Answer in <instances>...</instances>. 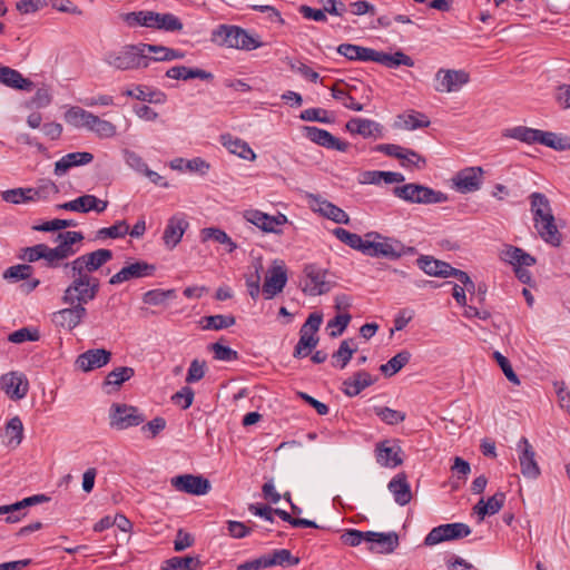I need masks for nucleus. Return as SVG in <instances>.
I'll return each instance as SVG.
<instances>
[{
    "label": "nucleus",
    "instance_id": "obj_1",
    "mask_svg": "<svg viewBox=\"0 0 570 570\" xmlns=\"http://www.w3.org/2000/svg\"><path fill=\"white\" fill-rule=\"evenodd\" d=\"M534 228L539 236L552 246H559L561 234L556 225L550 200L542 193H532L529 196Z\"/></svg>",
    "mask_w": 570,
    "mask_h": 570
},
{
    "label": "nucleus",
    "instance_id": "obj_2",
    "mask_svg": "<svg viewBox=\"0 0 570 570\" xmlns=\"http://www.w3.org/2000/svg\"><path fill=\"white\" fill-rule=\"evenodd\" d=\"M148 43L126 45L105 53L104 62L116 70L126 71L148 68L150 56Z\"/></svg>",
    "mask_w": 570,
    "mask_h": 570
},
{
    "label": "nucleus",
    "instance_id": "obj_3",
    "mask_svg": "<svg viewBox=\"0 0 570 570\" xmlns=\"http://www.w3.org/2000/svg\"><path fill=\"white\" fill-rule=\"evenodd\" d=\"M66 275L72 281L63 291L61 301L63 304H82L85 306L95 299L99 293L100 282L92 275L82 272L65 269Z\"/></svg>",
    "mask_w": 570,
    "mask_h": 570
},
{
    "label": "nucleus",
    "instance_id": "obj_4",
    "mask_svg": "<svg viewBox=\"0 0 570 570\" xmlns=\"http://www.w3.org/2000/svg\"><path fill=\"white\" fill-rule=\"evenodd\" d=\"M129 26H142L147 28L163 29L166 31H180L183 23L173 13H158L154 11H137L121 14Z\"/></svg>",
    "mask_w": 570,
    "mask_h": 570
},
{
    "label": "nucleus",
    "instance_id": "obj_5",
    "mask_svg": "<svg viewBox=\"0 0 570 570\" xmlns=\"http://www.w3.org/2000/svg\"><path fill=\"white\" fill-rule=\"evenodd\" d=\"M360 252L371 257L397 259L404 254V246L399 240L371 232L365 234Z\"/></svg>",
    "mask_w": 570,
    "mask_h": 570
},
{
    "label": "nucleus",
    "instance_id": "obj_6",
    "mask_svg": "<svg viewBox=\"0 0 570 570\" xmlns=\"http://www.w3.org/2000/svg\"><path fill=\"white\" fill-rule=\"evenodd\" d=\"M213 41L223 47L248 51L262 46V42L252 37L245 29L227 24H220L213 31Z\"/></svg>",
    "mask_w": 570,
    "mask_h": 570
},
{
    "label": "nucleus",
    "instance_id": "obj_7",
    "mask_svg": "<svg viewBox=\"0 0 570 570\" xmlns=\"http://www.w3.org/2000/svg\"><path fill=\"white\" fill-rule=\"evenodd\" d=\"M305 294L317 296L328 293L335 285L331 279L330 272L317 264H306L301 281Z\"/></svg>",
    "mask_w": 570,
    "mask_h": 570
},
{
    "label": "nucleus",
    "instance_id": "obj_8",
    "mask_svg": "<svg viewBox=\"0 0 570 570\" xmlns=\"http://www.w3.org/2000/svg\"><path fill=\"white\" fill-rule=\"evenodd\" d=\"M393 194L412 204H440L448 200L444 193L414 183L394 187Z\"/></svg>",
    "mask_w": 570,
    "mask_h": 570
},
{
    "label": "nucleus",
    "instance_id": "obj_9",
    "mask_svg": "<svg viewBox=\"0 0 570 570\" xmlns=\"http://www.w3.org/2000/svg\"><path fill=\"white\" fill-rule=\"evenodd\" d=\"M83 239L80 232H62L57 235L56 242L58 245L53 248L50 247V263L51 268H59L63 266L62 262L77 253L75 245Z\"/></svg>",
    "mask_w": 570,
    "mask_h": 570
},
{
    "label": "nucleus",
    "instance_id": "obj_10",
    "mask_svg": "<svg viewBox=\"0 0 570 570\" xmlns=\"http://www.w3.org/2000/svg\"><path fill=\"white\" fill-rule=\"evenodd\" d=\"M111 259L112 252L110 249L100 248L78 256L69 263H65L63 268L70 269L71 272H82L86 275H91Z\"/></svg>",
    "mask_w": 570,
    "mask_h": 570
},
{
    "label": "nucleus",
    "instance_id": "obj_11",
    "mask_svg": "<svg viewBox=\"0 0 570 570\" xmlns=\"http://www.w3.org/2000/svg\"><path fill=\"white\" fill-rule=\"evenodd\" d=\"M246 222L255 225L265 233L283 234L282 226L288 223L287 216L278 213L277 215H268L258 209H246L243 213Z\"/></svg>",
    "mask_w": 570,
    "mask_h": 570
},
{
    "label": "nucleus",
    "instance_id": "obj_12",
    "mask_svg": "<svg viewBox=\"0 0 570 570\" xmlns=\"http://www.w3.org/2000/svg\"><path fill=\"white\" fill-rule=\"evenodd\" d=\"M110 425L118 430L138 426L145 421V416L137 407L122 403H114L110 407Z\"/></svg>",
    "mask_w": 570,
    "mask_h": 570
},
{
    "label": "nucleus",
    "instance_id": "obj_13",
    "mask_svg": "<svg viewBox=\"0 0 570 570\" xmlns=\"http://www.w3.org/2000/svg\"><path fill=\"white\" fill-rule=\"evenodd\" d=\"M470 81V75L463 69L441 68L435 73V87L438 92H456Z\"/></svg>",
    "mask_w": 570,
    "mask_h": 570
},
{
    "label": "nucleus",
    "instance_id": "obj_14",
    "mask_svg": "<svg viewBox=\"0 0 570 570\" xmlns=\"http://www.w3.org/2000/svg\"><path fill=\"white\" fill-rule=\"evenodd\" d=\"M309 208L320 216L336 224H350V216L338 206L316 194H306Z\"/></svg>",
    "mask_w": 570,
    "mask_h": 570
},
{
    "label": "nucleus",
    "instance_id": "obj_15",
    "mask_svg": "<svg viewBox=\"0 0 570 570\" xmlns=\"http://www.w3.org/2000/svg\"><path fill=\"white\" fill-rule=\"evenodd\" d=\"M471 533V529L468 524L456 522L446 523L433 528L424 539L425 546H435L443 541L456 540L465 538Z\"/></svg>",
    "mask_w": 570,
    "mask_h": 570
},
{
    "label": "nucleus",
    "instance_id": "obj_16",
    "mask_svg": "<svg viewBox=\"0 0 570 570\" xmlns=\"http://www.w3.org/2000/svg\"><path fill=\"white\" fill-rule=\"evenodd\" d=\"M501 258L515 267V275L522 283H530L531 274L528 269L522 268V266L534 265V257L519 247L507 246L501 253Z\"/></svg>",
    "mask_w": 570,
    "mask_h": 570
},
{
    "label": "nucleus",
    "instance_id": "obj_17",
    "mask_svg": "<svg viewBox=\"0 0 570 570\" xmlns=\"http://www.w3.org/2000/svg\"><path fill=\"white\" fill-rule=\"evenodd\" d=\"M287 283V269L282 261H274L268 268L262 292L266 299H272L279 294Z\"/></svg>",
    "mask_w": 570,
    "mask_h": 570
},
{
    "label": "nucleus",
    "instance_id": "obj_18",
    "mask_svg": "<svg viewBox=\"0 0 570 570\" xmlns=\"http://www.w3.org/2000/svg\"><path fill=\"white\" fill-rule=\"evenodd\" d=\"M484 170L482 167H466L459 170L452 178L453 187L461 194L474 193L483 184Z\"/></svg>",
    "mask_w": 570,
    "mask_h": 570
},
{
    "label": "nucleus",
    "instance_id": "obj_19",
    "mask_svg": "<svg viewBox=\"0 0 570 570\" xmlns=\"http://www.w3.org/2000/svg\"><path fill=\"white\" fill-rule=\"evenodd\" d=\"M517 450L519 451L520 469L523 476L531 480L538 479L541 470L535 460V451L529 440L522 436L517 444Z\"/></svg>",
    "mask_w": 570,
    "mask_h": 570
},
{
    "label": "nucleus",
    "instance_id": "obj_20",
    "mask_svg": "<svg viewBox=\"0 0 570 570\" xmlns=\"http://www.w3.org/2000/svg\"><path fill=\"white\" fill-rule=\"evenodd\" d=\"M156 266L145 261H136L124 266L118 273L112 275L109 279V284L118 285L124 282L142 278L154 275Z\"/></svg>",
    "mask_w": 570,
    "mask_h": 570
},
{
    "label": "nucleus",
    "instance_id": "obj_21",
    "mask_svg": "<svg viewBox=\"0 0 570 570\" xmlns=\"http://www.w3.org/2000/svg\"><path fill=\"white\" fill-rule=\"evenodd\" d=\"M0 390L11 400H21L28 393L29 382L24 374L10 372L0 377Z\"/></svg>",
    "mask_w": 570,
    "mask_h": 570
},
{
    "label": "nucleus",
    "instance_id": "obj_22",
    "mask_svg": "<svg viewBox=\"0 0 570 570\" xmlns=\"http://www.w3.org/2000/svg\"><path fill=\"white\" fill-rule=\"evenodd\" d=\"M171 485L180 491L194 495H204L210 490V483L202 475L183 474L171 479Z\"/></svg>",
    "mask_w": 570,
    "mask_h": 570
},
{
    "label": "nucleus",
    "instance_id": "obj_23",
    "mask_svg": "<svg viewBox=\"0 0 570 570\" xmlns=\"http://www.w3.org/2000/svg\"><path fill=\"white\" fill-rule=\"evenodd\" d=\"M69 307L62 308L52 315V322L61 328L72 331L87 315V308L82 304H68Z\"/></svg>",
    "mask_w": 570,
    "mask_h": 570
},
{
    "label": "nucleus",
    "instance_id": "obj_24",
    "mask_svg": "<svg viewBox=\"0 0 570 570\" xmlns=\"http://www.w3.org/2000/svg\"><path fill=\"white\" fill-rule=\"evenodd\" d=\"M401 454V446L392 444L390 440L381 441L375 445V459L381 466L393 469L401 465L403 463Z\"/></svg>",
    "mask_w": 570,
    "mask_h": 570
},
{
    "label": "nucleus",
    "instance_id": "obj_25",
    "mask_svg": "<svg viewBox=\"0 0 570 570\" xmlns=\"http://www.w3.org/2000/svg\"><path fill=\"white\" fill-rule=\"evenodd\" d=\"M189 223L185 218L184 214H176L171 216L167 225L165 227L163 234V240L167 248H175L181 240V237L186 229L188 228Z\"/></svg>",
    "mask_w": 570,
    "mask_h": 570
},
{
    "label": "nucleus",
    "instance_id": "obj_26",
    "mask_svg": "<svg viewBox=\"0 0 570 570\" xmlns=\"http://www.w3.org/2000/svg\"><path fill=\"white\" fill-rule=\"evenodd\" d=\"M305 136L313 142L338 151H346L348 144L334 137L330 131L314 126L304 127Z\"/></svg>",
    "mask_w": 570,
    "mask_h": 570
},
{
    "label": "nucleus",
    "instance_id": "obj_27",
    "mask_svg": "<svg viewBox=\"0 0 570 570\" xmlns=\"http://www.w3.org/2000/svg\"><path fill=\"white\" fill-rule=\"evenodd\" d=\"M110 358L111 353L105 348L88 350L77 357L76 366L83 372H89L107 365Z\"/></svg>",
    "mask_w": 570,
    "mask_h": 570
},
{
    "label": "nucleus",
    "instance_id": "obj_28",
    "mask_svg": "<svg viewBox=\"0 0 570 570\" xmlns=\"http://www.w3.org/2000/svg\"><path fill=\"white\" fill-rule=\"evenodd\" d=\"M366 542L370 550L375 553H392L399 546V537L395 532L380 533L367 531Z\"/></svg>",
    "mask_w": 570,
    "mask_h": 570
},
{
    "label": "nucleus",
    "instance_id": "obj_29",
    "mask_svg": "<svg viewBox=\"0 0 570 570\" xmlns=\"http://www.w3.org/2000/svg\"><path fill=\"white\" fill-rule=\"evenodd\" d=\"M94 160V155L89 151H76L62 156L55 163L53 173L56 176H65L69 169L88 165Z\"/></svg>",
    "mask_w": 570,
    "mask_h": 570
},
{
    "label": "nucleus",
    "instance_id": "obj_30",
    "mask_svg": "<svg viewBox=\"0 0 570 570\" xmlns=\"http://www.w3.org/2000/svg\"><path fill=\"white\" fill-rule=\"evenodd\" d=\"M0 82L7 87L31 91L33 83L28 78H24L18 70L0 63Z\"/></svg>",
    "mask_w": 570,
    "mask_h": 570
},
{
    "label": "nucleus",
    "instance_id": "obj_31",
    "mask_svg": "<svg viewBox=\"0 0 570 570\" xmlns=\"http://www.w3.org/2000/svg\"><path fill=\"white\" fill-rule=\"evenodd\" d=\"M346 129L351 134H357L364 138H377L382 136L381 126L377 122L370 119L353 118L346 122Z\"/></svg>",
    "mask_w": 570,
    "mask_h": 570
},
{
    "label": "nucleus",
    "instance_id": "obj_32",
    "mask_svg": "<svg viewBox=\"0 0 570 570\" xmlns=\"http://www.w3.org/2000/svg\"><path fill=\"white\" fill-rule=\"evenodd\" d=\"M374 383L372 375L365 371L356 372L352 377L346 379L343 382V392L347 396H356L364 389L371 386Z\"/></svg>",
    "mask_w": 570,
    "mask_h": 570
},
{
    "label": "nucleus",
    "instance_id": "obj_33",
    "mask_svg": "<svg viewBox=\"0 0 570 570\" xmlns=\"http://www.w3.org/2000/svg\"><path fill=\"white\" fill-rule=\"evenodd\" d=\"M166 76L176 80H190V79H202L206 81H210L214 79L212 72H208L204 69L199 68H190L186 66H174L166 71Z\"/></svg>",
    "mask_w": 570,
    "mask_h": 570
},
{
    "label": "nucleus",
    "instance_id": "obj_34",
    "mask_svg": "<svg viewBox=\"0 0 570 570\" xmlns=\"http://www.w3.org/2000/svg\"><path fill=\"white\" fill-rule=\"evenodd\" d=\"M389 490L392 492L395 502L400 505L407 504L412 499L411 488L404 473L396 474L389 482Z\"/></svg>",
    "mask_w": 570,
    "mask_h": 570
},
{
    "label": "nucleus",
    "instance_id": "obj_35",
    "mask_svg": "<svg viewBox=\"0 0 570 570\" xmlns=\"http://www.w3.org/2000/svg\"><path fill=\"white\" fill-rule=\"evenodd\" d=\"M222 144L230 154L237 155L243 159L250 161L256 159V154L249 145L240 138L233 137L232 135H223Z\"/></svg>",
    "mask_w": 570,
    "mask_h": 570
},
{
    "label": "nucleus",
    "instance_id": "obj_36",
    "mask_svg": "<svg viewBox=\"0 0 570 570\" xmlns=\"http://www.w3.org/2000/svg\"><path fill=\"white\" fill-rule=\"evenodd\" d=\"M505 501V494L503 492H497L490 497L487 501L484 499L479 500L474 505L473 511L483 520L485 515H493L498 513Z\"/></svg>",
    "mask_w": 570,
    "mask_h": 570
},
{
    "label": "nucleus",
    "instance_id": "obj_37",
    "mask_svg": "<svg viewBox=\"0 0 570 570\" xmlns=\"http://www.w3.org/2000/svg\"><path fill=\"white\" fill-rule=\"evenodd\" d=\"M19 258L28 263H35L43 259L47 267L51 268L50 247L46 244H37L35 246L24 247L19 254Z\"/></svg>",
    "mask_w": 570,
    "mask_h": 570
},
{
    "label": "nucleus",
    "instance_id": "obj_38",
    "mask_svg": "<svg viewBox=\"0 0 570 570\" xmlns=\"http://www.w3.org/2000/svg\"><path fill=\"white\" fill-rule=\"evenodd\" d=\"M417 266L428 275L446 277L450 264L431 256H421L416 261Z\"/></svg>",
    "mask_w": 570,
    "mask_h": 570
},
{
    "label": "nucleus",
    "instance_id": "obj_39",
    "mask_svg": "<svg viewBox=\"0 0 570 570\" xmlns=\"http://www.w3.org/2000/svg\"><path fill=\"white\" fill-rule=\"evenodd\" d=\"M200 239L203 243L214 240L226 246L228 253H233L237 245L236 243L222 229L216 227H206L200 230Z\"/></svg>",
    "mask_w": 570,
    "mask_h": 570
},
{
    "label": "nucleus",
    "instance_id": "obj_40",
    "mask_svg": "<svg viewBox=\"0 0 570 570\" xmlns=\"http://www.w3.org/2000/svg\"><path fill=\"white\" fill-rule=\"evenodd\" d=\"M6 445L17 448L23 439V424L19 416H13L8 421L4 428Z\"/></svg>",
    "mask_w": 570,
    "mask_h": 570
},
{
    "label": "nucleus",
    "instance_id": "obj_41",
    "mask_svg": "<svg viewBox=\"0 0 570 570\" xmlns=\"http://www.w3.org/2000/svg\"><path fill=\"white\" fill-rule=\"evenodd\" d=\"M202 562L198 557H173L163 562V570H199Z\"/></svg>",
    "mask_w": 570,
    "mask_h": 570
},
{
    "label": "nucleus",
    "instance_id": "obj_42",
    "mask_svg": "<svg viewBox=\"0 0 570 570\" xmlns=\"http://www.w3.org/2000/svg\"><path fill=\"white\" fill-rule=\"evenodd\" d=\"M540 129L525 126H515L503 131V137L517 139L524 144H538Z\"/></svg>",
    "mask_w": 570,
    "mask_h": 570
},
{
    "label": "nucleus",
    "instance_id": "obj_43",
    "mask_svg": "<svg viewBox=\"0 0 570 570\" xmlns=\"http://www.w3.org/2000/svg\"><path fill=\"white\" fill-rule=\"evenodd\" d=\"M94 114L80 108L71 107L65 114V120L68 125L75 128H85L88 130Z\"/></svg>",
    "mask_w": 570,
    "mask_h": 570
},
{
    "label": "nucleus",
    "instance_id": "obj_44",
    "mask_svg": "<svg viewBox=\"0 0 570 570\" xmlns=\"http://www.w3.org/2000/svg\"><path fill=\"white\" fill-rule=\"evenodd\" d=\"M430 119L422 112L411 110L409 114L399 116L396 125L406 130H415L430 126Z\"/></svg>",
    "mask_w": 570,
    "mask_h": 570
},
{
    "label": "nucleus",
    "instance_id": "obj_45",
    "mask_svg": "<svg viewBox=\"0 0 570 570\" xmlns=\"http://www.w3.org/2000/svg\"><path fill=\"white\" fill-rule=\"evenodd\" d=\"M538 144L563 151L570 149V138L556 132L540 130Z\"/></svg>",
    "mask_w": 570,
    "mask_h": 570
},
{
    "label": "nucleus",
    "instance_id": "obj_46",
    "mask_svg": "<svg viewBox=\"0 0 570 570\" xmlns=\"http://www.w3.org/2000/svg\"><path fill=\"white\" fill-rule=\"evenodd\" d=\"M376 62L381 63L387 68H396L399 66H406V67L414 66V60L401 50L394 52L393 55L379 51Z\"/></svg>",
    "mask_w": 570,
    "mask_h": 570
},
{
    "label": "nucleus",
    "instance_id": "obj_47",
    "mask_svg": "<svg viewBox=\"0 0 570 570\" xmlns=\"http://www.w3.org/2000/svg\"><path fill=\"white\" fill-rule=\"evenodd\" d=\"M317 344L318 337L316 335L299 331V340L294 348L293 356L296 358L306 357Z\"/></svg>",
    "mask_w": 570,
    "mask_h": 570
},
{
    "label": "nucleus",
    "instance_id": "obj_48",
    "mask_svg": "<svg viewBox=\"0 0 570 570\" xmlns=\"http://www.w3.org/2000/svg\"><path fill=\"white\" fill-rule=\"evenodd\" d=\"M411 353L409 351H401L387 363L382 364L380 370L385 376H393L409 363Z\"/></svg>",
    "mask_w": 570,
    "mask_h": 570
},
{
    "label": "nucleus",
    "instance_id": "obj_49",
    "mask_svg": "<svg viewBox=\"0 0 570 570\" xmlns=\"http://www.w3.org/2000/svg\"><path fill=\"white\" fill-rule=\"evenodd\" d=\"M135 375V370L129 366L116 367L105 379L104 384L106 386L120 387L122 383L130 380Z\"/></svg>",
    "mask_w": 570,
    "mask_h": 570
},
{
    "label": "nucleus",
    "instance_id": "obj_50",
    "mask_svg": "<svg viewBox=\"0 0 570 570\" xmlns=\"http://www.w3.org/2000/svg\"><path fill=\"white\" fill-rule=\"evenodd\" d=\"M88 130L95 132L99 138H111L117 132L116 126L112 122L101 119L96 115L92 116Z\"/></svg>",
    "mask_w": 570,
    "mask_h": 570
},
{
    "label": "nucleus",
    "instance_id": "obj_51",
    "mask_svg": "<svg viewBox=\"0 0 570 570\" xmlns=\"http://www.w3.org/2000/svg\"><path fill=\"white\" fill-rule=\"evenodd\" d=\"M268 556V562L269 567L274 566H281V567H287V566H296L299 562V559L297 557H294L289 550L287 549H277L274 550Z\"/></svg>",
    "mask_w": 570,
    "mask_h": 570
},
{
    "label": "nucleus",
    "instance_id": "obj_52",
    "mask_svg": "<svg viewBox=\"0 0 570 570\" xmlns=\"http://www.w3.org/2000/svg\"><path fill=\"white\" fill-rule=\"evenodd\" d=\"M176 296L175 289H151L144 294L142 301L148 305H163L168 299L174 298Z\"/></svg>",
    "mask_w": 570,
    "mask_h": 570
},
{
    "label": "nucleus",
    "instance_id": "obj_53",
    "mask_svg": "<svg viewBox=\"0 0 570 570\" xmlns=\"http://www.w3.org/2000/svg\"><path fill=\"white\" fill-rule=\"evenodd\" d=\"M333 235L344 243L345 245L350 246L353 249L361 250V246L363 243L364 237H361L360 235L352 233L347 229H344L342 227H336L333 229Z\"/></svg>",
    "mask_w": 570,
    "mask_h": 570
},
{
    "label": "nucleus",
    "instance_id": "obj_54",
    "mask_svg": "<svg viewBox=\"0 0 570 570\" xmlns=\"http://www.w3.org/2000/svg\"><path fill=\"white\" fill-rule=\"evenodd\" d=\"M128 232H129V226L126 223V220H119L110 227L100 228L97 232V237L101 238V239L107 238V237L121 238V237L126 236L128 234Z\"/></svg>",
    "mask_w": 570,
    "mask_h": 570
},
{
    "label": "nucleus",
    "instance_id": "obj_55",
    "mask_svg": "<svg viewBox=\"0 0 570 570\" xmlns=\"http://www.w3.org/2000/svg\"><path fill=\"white\" fill-rule=\"evenodd\" d=\"M400 160L406 168L423 169L426 166V159L413 149L404 148Z\"/></svg>",
    "mask_w": 570,
    "mask_h": 570
},
{
    "label": "nucleus",
    "instance_id": "obj_56",
    "mask_svg": "<svg viewBox=\"0 0 570 570\" xmlns=\"http://www.w3.org/2000/svg\"><path fill=\"white\" fill-rule=\"evenodd\" d=\"M375 414L386 424H399L405 420V413L390 409L387 406H379L374 409Z\"/></svg>",
    "mask_w": 570,
    "mask_h": 570
},
{
    "label": "nucleus",
    "instance_id": "obj_57",
    "mask_svg": "<svg viewBox=\"0 0 570 570\" xmlns=\"http://www.w3.org/2000/svg\"><path fill=\"white\" fill-rule=\"evenodd\" d=\"M254 273L246 276V286L250 297L256 301L261 293V271L263 268L261 263L254 265Z\"/></svg>",
    "mask_w": 570,
    "mask_h": 570
},
{
    "label": "nucleus",
    "instance_id": "obj_58",
    "mask_svg": "<svg viewBox=\"0 0 570 570\" xmlns=\"http://www.w3.org/2000/svg\"><path fill=\"white\" fill-rule=\"evenodd\" d=\"M32 266L28 264H19L7 268L3 273V278L17 282L29 278L32 275Z\"/></svg>",
    "mask_w": 570,
    "mask_h": 570
},
{
    "label": "nucleus",
    "instance_id": "obj_59",
    "mask_svg": "<svg viewBox=\"0 0 570 570\" xmlns=\"http://www.w3.org/2000/svg\"><path fill=\"white\" fill-rule=\"evenodd\" d=\"M206 324L203 326L205 330H223L230 327L235 324L234 316H225V315H212L206 316L204 318Z\"/></svg>",
    "mask_w": 570,
    "mask_h": 570
},
{
    "label": "nucleus",
    "instance_id": "obj_60",
    "mask_svg": "<svg viewBox=\"0 0 570 570\" xmlns=\"http://www.w3.org/2000/svg\"><path fill=\"white\" fill-rule=\"evenodd\" d=\"M352 340H344L341 342L338 350L333 354V358L340 362V367L344 368L351 361L356 347H352Z\"/></svg>",
    "mask_w": 570,
    "mask_h": 570
},
{
    "label": "nucleus",
    "instance_id": "obj_61",
    "mask_svg": "<svg viewBox=\"0 0 570 570\" xmlns=\"http://www.w3.org/2000/svg\"><path fill=\"white\" fill-rule=\"evenodd\" d=\"M208 348L214 353V357L218 361L230 362L238 358V353L219 342L213 343Z\"/></svg>",
    "mask_w": 570,
    "mask_h": 570
},
{
    "label": "nucleus",
    "instance_id": "obj_62",
    "mask_svg": "<svg viewBox=\"0 0 570 570\" xmlns=\"http://www.w3.org/2000/svg\"><path fill=\"white\" fill-rule=\"evenodd\" d=\"M38 200H47L59 193L58 186L50 179H43L37 187H33Z\"/></svg>",
    "mask_w": 570,
    "mask_h": 570
},
{
    "label": "nucleus",
    "instance_id": "obj_63",
    "mask_svg": "<svg viewBox=\"0 0 570 570\" xmlns=\"http://www.w3.org/2000/svg\"><path fill=\"white\" fill-rule=\"evenodd\" d=\"M350 321H351V315L348 313L340 314V315L335 316L333 320H331L327 323V328L331 330L330 336L331 337L340 336L347 327Z\"/></svg>",
    "mask_w": 570,
    "mask_h": 570
},
{
    "label": "nucleus",
    "instance_id": "obj_64",
    "mask_svg": "<svg viewBox=\"0 0 570 570\" xmlns=\"http://www.w3.org/2000/svg\"><path fill=\"white\" fill-rule=\"evenodd\" d=\"M299 118L304 121H318L330 124L333 119L328 116L327 110L322 108H308L302 111Z\"/></svg>",
    "mask_w": 570,
    "mask_h": 570
}]
</instances>
